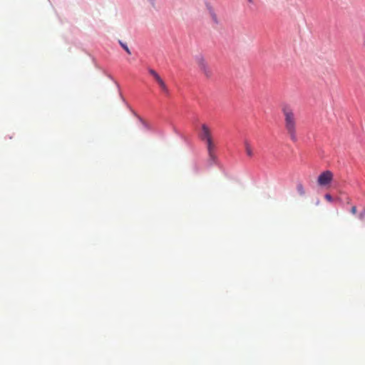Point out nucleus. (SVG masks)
I'll return each mask as SVG.
<instances>
[{"label":"nucleus","instance_id":"obj_2","mask_svg":"<svg viewBox=\"0 0 365 365\" xmlns=\"http://www.w3.org/2000/svg\"><path fill=\"white\" fill-rule=\"evenodd\" d=\"M199 137L201 139V140L204 141L206 143V147L210 160L212 162H215L216 160V145L212 135L211 129L209 128L207 125H202L201 130L199 133Z\"/></svg>","mask_w":365,"mask_h":365},{"label":"nucleus","instance_id":"obj_13","mask_svg":"<svg viewBox=\"0 0 365 365\" xmlns=\"http://www.w3.org/2000/svg\"><path fill=\"white\" fill-rule=\"evenodd\" d=\"M364 217H365V210H364L363 212H361L359 215V217L360 220H364Z\"/></svg>","mask_w":365,"mask_h":365},{"label":"nucleus","instance_id":"obj_12","mask_svg":"<svg viewBox=\"0 0 365 365\" xmlns=\"http://www.w3.org/2000/svg\"><path fill=\"white\" fill-rule=\"evenodd\" d=\"M324 198L328 201V202H332L333 201V198L331 197V195L329 194H326L324 195Z\"/></svg>","mask_w":365,"mask_h":365},{"label":"nucleus","instance_id":"obj_11","mask_svg":"<svg viewBox=\"0 0 365 365\" xmlns=\"http://www.w3.org/2000/svg\"><path fill=\"white\" fill-rule=\"evenodd\" d=\"M139 120H140V122L141 123V124L143 125V127L145 128L150 129V126H149L148 123L146 121L143 120L141 118H139Z\"/></svg>","mask_w":365,"mask_h":365},{"label":"nucleus","instance_id":"obj_1","mask_svg":"<svg viewBox=\"0 0 365 365\" xmlns=\"http://www.w3.org/2000/svg\"><path fill=\"white\" fill-rule=\"evenodd\" d=\"M284 118V128L290 139L293 142L297 140V119L293 109L289 106H284L282 109Z\"/></svg>","mask_w":365,"mask_h":365},{"label":"nucleus","instance_id":"obj_10","mask_svg":"<svg viewBox=\"0 0 365 365\" xmlns=\"http://www.w3.org/2000/svg\"><path fill=\"white\" fill-rule=\"evenodd\" d=\"M120 45L122 46V48L126 51L127 53L130 54L131 52L127 45L124 43H123L121 41H119Z\"/></svg>","mask_w":365,"mask_h":365},{"label":"nucleus","instance_id":"obj_5","mask_svg":"<svg viewBox=\"0 0 365 365\" xmlns=\"http://www.w3.org/2000/svg\"><path fill=\"white\" fill-rule=\"evenodd\" d=\"M148 73L153 77V78L155 80V81L159 85L160 89L165 93H169L168 88L165 83V81L163 80V78L160 76V75L153 68H148Z\"/></svg>","mask_w":365,"mask_h":365},{"label":"nucleus","instance_id":"obj_4","mask_svg":"<svg viewBox=\"0 0 365 365\" xmlns=\"http://www.w3.org/2000/svg\"><path fill=\"white\" fill-rule=\"evenodd\" d=\"M334 175L330 170L322 172L317 178V183L319 186H328L333 180Z\"/></svg>","mask_w":365,"mask_h":365},{"label":"nucleus","instance_id":"obj_9","mask_svg":"<svg viewBox=\"0 0 365 365\" xmlns=\"http://www.w3.org/2000/svg\"><path fill=\"white\" fill-rule=\"evenodd\" d=\"M297 190L300 195L303 196L305 195V190L302 183L297 184Z\"/></svg>","mask_w":365,"mask_h":365},{"label":"nucleus","instance_id":"obj_14","mask_svg":"<svg viewBox=\"0 0 365 365\" xmlns=\"http://www.w3.org/2000/svg\"><path fill=\"white\" fill-rule=\"evenodd\" d=\"M356 206H353L351 209V212L354 215H355L356 213Z\"/></svg>","mask_w":365,"mask_h":365},{"label":"nucleus","instance_id":"obj_15","mask_svg":"<svg viewBox=\"0 0 365 365\" xmlns=\"http://www.w3.org/2000/svg\"><path fill=\"white\" fill-rule=\"evenodd\" d=\"M153 5L154 4L155 0H148Z\"/></svg>","mask_w":365,"mask_h":365},{"label":"nucleus","instance_id":"obj_6","mask_svg":"<svg viewBox=\"0 0 365 365\" xmlns=\"http://www.w3.org/2000/svg\"><path fill=\"white\" fill-rule=\"evenodd\" d=\"M244 146H245V153H246L247 155L249 158L253 157L254 151H253V148H252L250 143L248 140H245Z\"/></svg>","mask_w":365,"mask_h":365},{"label":"nucleus","instance_id":"obj_7","mask_svg":"<svg viewBox=\"0 0 365 365\" xmlns=\"http://www.w3.org/2000/svg\"><path fill=\"white\" fill-rule=\"evenodd\" d=\"M206 6H207L208 12H209V14H210L212 21L215 23L217 24L218 23V18H217V14L215 13V10H214V8L210 4H207Z\"/></svg>","mask_w":365,"mask_h":365},{"label":"nucleus","instance_id":"obj_3","mask_svg":"<svg viewBox=\"0 0 365 365\" xmlns=\"http://www.w3.org/2000/svg\"><path fill=\"white\" fill-rule=\"evenodd\" d=\"M195 63L198 67L200 72L207 79H210L213 76L212 68L210 67L205 57L202 55L196 56L195 58Z\"/></svg>","mask_w":365,"mask_h":365},{"label":"nucleus","instance_id":"obj_8","mask_svg":"<svg viewBox=\"0 0 365 365\" xmlns=\"http://www.w3.org/2000/svg\"><path fill=\"white\" fill-rule=\"evenodd\" d=\"M247 4V9L250 11H252L254 10V7L256 6L255 0H246Z\"/></svg>","mask_w":365,"mask_h":365}]
</instances>
